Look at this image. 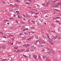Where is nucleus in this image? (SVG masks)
<instances>
[{"label": "nucleus", "instance_id": "16", "mask_svg": "<svg viewBox=\"0 0 61 61\" xmlns=\"http://www.w3.org/2000/svg\"><path fill=\"white\" fill-rule=\"evenodd\" d=\"M23 56L25 57H26V58H28V56L25 55H23Z\"/></svg>", "mask_w": 61, "mask_h": 61}, {"label": "nucleus", "instance_id": "33", "mask_svg": "<svg viewBox=\"0 0 61 61\" xmlns=\"http://www.w3.org/2000/svg\"><path fill=\"white\" fill-rule=\"evenodd\" d=\"M42 42L44 44H45V43H46V42L45 41H42Z\"/></svg>", "mask_w": 61, "mask_h": 61}, {"label": "nucleus", "instance_id": "11", "mask_svg": "<svg viewBox=\"0 0 61 61\" xmlns=\"http://www.w3.org/2000/svg\"><path fill=\"white\" fill-rule=\"evenodd\" d=\"M22 40H26V38L25 37H22Z\"/></svg>", "mask_w": 61, "mask_h": 61}, {"label": "nucleus", "instance_id": "41", "mask_svg": "<svg viewBox=\"0 0 61 61\" xmlns=\"http://www.w3.org/2000/svg\"><path fill=\"white\" fill-rule=\"evenodd\" d=\"M54 10H56V11H59V12H60V10H58L56 9H55Z\"/></svg>", "mask_w": 61, "mask_h": 61}, {"label": "nucleus", "instance_id": "28", "mask_svg": "<svg viewBox=\"0 0 61 61\" xmlns=\"http://www.w3.org/2000/svg\"><path fill=\"white\" fill-rule=\"evenodd\" d=\"M26 15L27 16V17H31V16L30 15Z\"/></svg>", "mask_w": 61, "mask_h": 61}, {"label": "nucleus", "instance_id": "5", "mask_svg": "<svg viewBox=\"0 0 61 61\" xmlns=\"http://www.w3.org/2000/svg\"><path fill=\"white\" fill-rule=\"evenodd\" d=\"M33 57L35 59H37V58H36V57H37V56L33 55Z\"/></svg>", "mask_w": 61, "mask_h": 61}, {"label": "nucleus", "instance_id": "54", "mask_svg": "<svg viewBox=\"0 0 61 61\" xmlns=\"http://www.w3.org/2000/svg\"><path fill=\"white\" fill-rule=\"evenodd\" d=\"M58 52L59 53H61V50H59L58 51Z\"/></svg>", "mask_w": 61, "mask_h": 61}, {"label": "nucleus", "instance_id": "51", "mask_svg": "<svg viewBox=\"0 0 61 61\" xmlns=\"http://www.w3.org/2000/svg\"><path fill=\"white\" fill-rule=\"evenodd\" d=\"M51 39L52 40H53V41H56V40H55V39L53 38H51Z\"/></svg>", "mask_w": 61, "mask_h": 61}, {"label": "nucleus", "instance_id": "20", "mask_svg": "<svg viewBox=\"0 0 61 61\" xmlns=\"http://www.w3.org/2000/svg\"><path fill=\"white\" fill-rule=\"evenodd\" d=\"M31 49H36V47H31Z\"/></svg>", "mask_w": 61, "mask_h": 61}, {"label": "nucleus", "instance_id": "10", "mask_svg": "<svg viewBox=\"0 0 61 61\" xmlns=\"http://www.w3.org/2000/svg\"><path fill=\"white\" fill-rule=\"evenodd\" d=\"M61 5V2H59L57 4V5Z\"/></svg>", "mask_w": 61, "mask_h": 61}, {"label": "nucleus", "instance_id": "42", "mask_svg": "<svg viewBox=\"0 0 61 61\" xmlns=\"http://www.w3.org/2000/svg\"><path fill=\"white\" fill-rule=\"evenodd\" d=\"M59 22H60V21L58 20H56V22H57V23Z\"/></svg>", "mask_w": 61, "mask_h": 61}, {"label": "nucleus", "instance_id": "8", "mask_svg": "<svg viewBox=\"0 0 61 61\" xmlns=\"http://www.w3.org/2000/svg\"><path fill=\"white\" fill-rule=\"evenodd\" d=\"M18 18L20 19L21 18H22V16H20L18 15Z\"/></svg>", "mask_w": 61, "mask_h": 61}, {"label": "nucleus", "instance_id": "36", "mask_svg": "<svg viewBox=\"0 0 61 61\" xmlns=\"http://www.w3.org/2000/svg\"><path fill=\"white\" fill-rule=\"evenodd\" d=\"M29 12L30 13H34V12L33 11H29Z\"/></svg>", "mask_w": 61, "mask_h": 61}, {"label": "nucleus", "instance_id": "6", "mask_svg": "<svg viewBox=\"0 0 61 61\" xmlns=\"http://www.w3.org/2000/svg\"><path fill=\"white\" fill-rule=\"evenodd\" d=\"M25 51V49H23L21 51H19V52H23V51Z\"/></svg>", "mask_w": 61, "mask_h": 61}, {"label": "nucleus", "instance_id": "21", "mask_svg": "<svg viewBox=\"0 0 61 61\" xmlns=\"http://www.w3.org/2000/svg\"><path fill=\"white\" fill-rule=\"evenodd\" d=\"M39 42L40 44H42V40H39Z\"/></svg>", "mask_w": 61, "mask_h": 61}, {"label": "nucleus", "instance_id": "7", "mask_svg": "<svg viewBox=\"0 0 61 61\" xmlns=\"http://www.w3.org/2000/svg\"><path fill=\"white\" fill-rule=\"evenodd\" d=\"M1 47L2 48H3V49H5V48H6V47L4 45H3L1 46Z\"/></svg>", "mask_w": 61, "mask_h": 61}, {"label": "nucleus", "instance_id": "48", "mask_svg": "<svg viewBox=\"0 0 61 61\" xmlns=\"http://www.w3.org/2000/svg\"><path fill=\"white\" fill-rule=\"evenodd\" d=\"M56 0H54L52 1V3H55V2H56Z\"/></svg>", "mask_w": 61, "mask_h": 61}, {"label": "nucleus", "instance_id": "61", "mask_svg": "<svg viewBox=\"0 0 61 61\" xmlns=\"http://www.w3.org/2000/svg\"><path fill=\"white\" fill-rule=\"evenodd\" d=\"M23 15V16H24L25 17H26H26H27V16H26V15Z\"/></svg>", "mask_w": 61, "mask_h": 61}, {"label": "nucleus", "instance_id": "53", "mask_svg": "<svg viewBox=\"0 0 61 61\" xmlns=\"http://www.w3.org/2000/svg\"><path fill=\"white\" fill-rule=\"evenodd\" d=\"M25 4H30V3H29L27 2H26L25 3Z\"/></svg>", "mask_w": 61, "mask_h": 61}, {"label": "nucleus", "instance_id": "43", "mask_svg": "<svg viewBox=\"0 0 61 61\" xmlns=\"http://www.w3.org/2000/svg\"><path fill=\"white\" fill-rule=\"evenodd\" d=\"M18 44L19 45H21V43L20 42L18 43Z\"/></svg>", "mask_w": 61, "mask_h": 61}, {"label": "nucleus", "instance_id": "63", "mask_svg": "<svg viewBox=\"0 0 61 61\" xmlns=\"http://www.w3.org/2000/svg\"><path fill=\"white\" fill-rule=\"evenodd\" d=\"M37 6L38 7V8H39V7H40V5H37Z\"/></svg>", "mask_w": 61, "mask_h": 61}, {"label": "nucleus", "instance_id": "17", "mask_svg": "<svg viewBox=\"0 0 61 61\" xmlns=\"http://www.w3.org/2000/svg\"><path fill=\"white\" fill-rule=\"evenodd\" d=\"M39 20L41 21V22H43V20L42 19H40Z\"/></svg>", "mask_w": 61, "mask_h": 61}, {"label": "nucleus", "instance_id": "1", "mask_svg": "<svg viewBox=\"0 0 61 61\" xmlns=\"http://www.w3.org/2000/svg\"><path fill=\"white\" fill-rule=\"evenodd\" d=\"M48 41L49 42V43H50L51 45H53V46L54 45V43H52V41H51V39L49 38V40H48Z\"/></svg>", "mask_w": 61, "mask_h": 61}, {"label": "nucleus", "instance_id": "34", "mask_svg": "<svg viewBox=\"0 0 61 61\" xmlns=\"http://www.w3.org/2000/svg\"><path fill=\"white\" fill-rule=\"evenodd\" d=\"M6 21H7V22H9V20H4V22H5Z\"/></svg>", "mask_w": 61, "mask_h": 61}, {"label": "nucleus", "instance_id": "30", "mask_svg": "<svg viewBox=\"0 0 61 61\" xmlns=\"http://www.w3.org/2000/svg\"><path fill=\"white\" fill-rule=\"evenodd\" d=\"M13 10V9L12 8H10L9 9V11H12Z\"/></svg>", "mask_w": 61, "mask_h": 61}, {"label": "nucleus", "instance_id": "4", "mask_svg": "<svg viewBox=\"0 0 61 61\" xmlns=\"http://www.w3.org/2000/svg\"><path fill=\"white\" fill-rule=\"evenodd\" d=\"M41 12L42 13H46L47 12V10H41Z\"/></svg>", "mask_w": 61, "mask_h": 61}, {"label": "nucleus", "instance_id": "64", "mask_svg": "<svg viewBox=\"0 0 61 61\" xmlns=\"http://www.w3.org/2000/svg\"><path fill=\"white\" fill-rule=\"evenodd\" d=\"M3 42V43H5V42H6V41H2Z\"/></svg>", "mask_w": 61, "mask_h": 61}, {"label": "nucleus", "instance_id": "15", "mask_svg": "<svg viewBox=\"0 0 61 61\" xmlns=\"http://www.w3.org/2000/svg\"><path fill=\"white\" fill-rule=\"evenodd\" d=\"M25 27L24 26H23V27H21V30H23V29H24V28H25Z\"/></svg>", "mask_w": 61, "mask_h": 61}, {"label": "nucleus", "instance_id": "26", "mask_svg": "<svg viewBox=\"0 0 61 61\" xmlns=\"http://www.w3.org/2000/svg\"><path fill=\"white\" fill-rule=\"evenodd\" d=\"M30 52V51H29V50L28 49H27L25 51V52Z\"/></svg>", "mask_w": 61, "mask_h": 61}, {"label": "nucleus", "instance_id": "50", "mask_svg": "<svg viewBox=\"0 0 61 61\" xmlns=\"http://www.w3.org/2000/svg\"><path fill=\"white\" fill-rule=\"evenodd\" d=\"M53 61H58V60H57L56 59H54L53 60Z\"/></svg>", "mask_w": 61, "mask_h": 61}, {"label": "nucleus", "instance_id": "3", "mask_svg": "<svg viewBox=\"0 0 61 61\" xmlns=\"http://www.w3.org/2000/svg\"><path fill=\"white\" fill-rule=\"evenodd\" d=\"M34 38V36H31L30 38H29L27 40H31L32 39H33Z\"/></svg>", "mask_w": 61, "mask_h": 61}, {"label": "nucleus", "instance_id": "39", "mask_svg": "<svg viewBox=\"0 0 61 61\" xmlns=\"http://www.w3.org/2000/svg\"><path fill=\"white\" fill-rule=\"evenodd\" d=\"M42 5L43 6H46V4H44V3H43L42 4Z\"/></svg>", "mask_w": 61, "mask_h": 61}, {"label": "nucleus", "instance_id": "60", "mask_svg": "<svg viewBox=\"0 0 61 61\" xmlns=\"http://www.w3.org/2000/svg\"><path fill=\"white\" fill-rule=\"evenodd\" d=\"M15 2H19V0H16L15 1Z\"/></svg>", "mask_w": 61, "mask_h": 61}, {"label": "nucleus", "instance_id": "56", "mask_svg": "<svg viewBox=\"0 0 61 61\" xmlns=\"http://www.w3.org/2000/svg\"><path fill=\"white\" fill-rule=\"evenodd\" d=\"M41 45L40 44H39L38 45V47H41Z\"/></svg>", "mask_w": 61, "mask_h": 61}, {"label": "nucleus", "instance_id": "25", "mask_svg": "<svg viewBox=\"0 0 61 61\" xmlns=\"http://www.w3.org/2000/svg\"><path fill=\"white\" fill-rule=\"evenodd\" d=\"M49 4V3L48 2H47L46 3V5L47 6V7H48V4Z\"/></svg>", "mask_w": 61, "mask_h": 61}, {"label": "nucleus", "instance_id": "46", "mask_svg": "<svg viewBox=\"0 0 61 61\" xmlns=\"http://www.w3.org/2000/svg\"><path fill=\"white\" fill-rule=\"evenodd\" d=\"M57 37H58V36H56L55 37V39H56V38H57Z\"/></svg>", "mask_w": 61, "mask_h": 61}, {"label": "nucleus", "instance_id": "12", "mask_svg": "<svg viewBox=\"0 0 61 61\" xmlns=\"http://www.w3.org/2000/svg\"><path fill=\"white\" fill-rule=\"evenodd\" d=\"M14 27H15V26L14 25L11 26L10 27V28H11V29L14 28Z\"/></svg>", "mask_w": 61, "mask_h": 61}, {"label": "nucleus", "instance_id": "57", "mask_svg": "<svg viewBox=\"0 0 61 61\" xmlns=\"http://www.w3.org/2000/svg\"><path fill=\"white\" fill-rule=\"evenodd\" d=\"M31 22L34 24H35V21H31Z\"/></svg>", "mask_w": 61, "mask_h": 61}, {"label": "nucleus", "instance_id": "14", "mask_svg": "<svg viewBox=\"0 0 61 61\" xmlns=\"http://www.w3.org/2000/svg\"><path fill=\"white\" fill-rule=\"evenodd\" d=\"M55 52L54 51H52V54L53 56H55Z\"/></svg>", "mask_w": 61, "mask_h": 61}, {"label": "nucleus", "instance_id": "40", "mask_svg": "<svg viewBox=\"0 0 61 61\" xmlns=\"http://www.w3.org/2000/svg\"><path fill=\"white\" fill-rule=\"evenodd\" d=\"M54 10H56V11H59V12H60V10H58L56 9H55Z\"/></svg>", "mask_w": 61, "mask_h": 61}, {"label": "nucleus", "instance_id": "18", "mask_svg": "<svg viewBox=\"0 0 61 61\" xmlns=\"http://www.w3.org/2000/svg\"><path fill=\"white\" fill-rule=\"evenodd\" d=\"M59 7V6L58 5H54V7Z\"/></svg>", "mask_w": 61, "mask_h": 61}, {"label": "nucleus", "instance_id": "49", "mask_svg": "<svg viewBox=\"0 0 61 61\" xmlns=\"http://www.w3.org/2000/svg\"><path fill=\"white\" fill-rule=\"evenodd\" d=\"M24 33L25 34V35H28V34L26 32H24Z\"/></svg>", "mask_w": 61, "mask_h": 61}, {"label": "nucleus", "instance_id": "45", "mask_svg": "<svg viewBox=\"0 0 61 61\" xmlns=\"http://www.w3.org/2000/svg\"><path fill=\"white\" fill-rule=\"evenodd\" d=\"M2 26H4V27H5V24H3L2 25Z\"/></svg>", "mask_w": 61, "mask_h": 61}, {"label": "nucleus", "instance_id": "35", "mask_svg": "<svg viewBox=\"0 0 61 61\" xmlns=\"http://www.w3.org/2000/svg\"><path fill=\"white\" fill-rule=\"evenodd\" d=\"M46 58V57L45 56H43V59H44V58Z\"/></svg>", "mask_w": 61, "mask_h": 61}, {"label": "nucleus", "instance_id": "23", "mask_svg": "<svg viewBox=\"0 0 61 61\" xmlns=\"http://www.w3.org/2000/svg\"><path fill=\"white\" fill-rule=\"evenodd\" d=\"M15 6H16V7H19L18 5L16 4L15 5Z\"/></svg>", "mask_w": 61, "mask_h": 61}, {"label": "nucleus", "instance_id": "59", "mask_svg": "<svg viewBox=\"0 0 61 61\" xmlns=\"http://www.w3.org/2000/svg\"><path fill=\"white\" fill-rule=\"evenodd\" d=\"M20 50H18L16 52V53H18L19 52V51Z\"/></svg>", "mask_w": 61, "mask_h": 61}, {"label": "nucleus", "instance_id": "2", "mask_svg": "<svg viewBox=\"0 0 61 61\" xmlns=\"http://www.w3.org/2000/svg\"><path fill=\"white\" fill-rule=\"evenodd\" d=\"M30 46V45H29V44H27L26 45L25 44L23 45L24 46V47H29V46Z\"/></svg>", "mask_w": 61, "mask_h": 61}, {"label": "nucleus", "instance_id": "32", "mask_svg": "<svg viewBox=\"0 0 61 61\" xmlns=\"http://www.w3.org/2000/svg\"><path fill=\"white\" fill-rule=\"evenodd\" d=\"M35 36V38L36 39H37L38 38V36Z\"/></svg>", "mask_w": 61, "mask_h": 61}, {"label": "nucleus", "instance_id": "29", "mask_svg": "<svg viewBox=\"0 0 61 61\" xmlns=\"http://www.w3.org/2000/svg\"><path fill=\"white\" fill-rule=\"evenodd\" d=\"M52 52H53V51H49V54H51V53H52Z\"/></svg>", "mask_w": 61, "mask_h": 61}, {"label": "nucleus", "instance_id": "62", "mask_svg": "<svg viewBox=\"0 0 61 61\" xmlns=\"http://www.w3.org/2000/svg\"><path fill=\"white\" fill-rule=\"evenodd\" d=\"M37 25H40V23L39 22H38L37 23Z\"/></svg>", "mask_w": 61, "mask_h": 61}, {"label": "nucleus", "instance_id": "44", "mask_svg": "<svg viewBox=\"0 0 61 61\" xmlns=\"http://www.w3.org/2000/svg\"><path fill=\"white\" fill-rule=\"evenodd\" d=\"M46 36H47L48 38H49V35L48 34H46Z\"/></svg>", "mask_w": 61, "mask_h": 61}, {"label": "nucleus", "instance_id": "58", "mask_svg": "<svg viewBox=\"0 0 61 61\" xmlns=\"http://www.w3.org/2000/svg\"><path fill=\"white\" fill-rule=\"evenodd\" d=\"M57 38L58 39H60V38L59 37H58H58H57Z\"/></svg>", "mask_w": 61, "mask_h": 61}, {"label": "nucleus", "instance_id": "22", "mask_svg": "<svg viewBox=\"0 0 61 61\" xmlns=\"http://www.w3.org/2000/svg\"><path fill=\"white\" fill-rule=\"evenodd\" d=\"M30 29H35V27H30Z\"/></svg>", "mask_w": 61, "mask_h": 61}, {"label": "nucleus", "instance_id": "24", "mask_svg": "<svg viewBox=\"0 0 61 61\" xmlns=\"http://www.w3.org/2000/svg\"><path fill=\"white\" fill-rule=\"evenodd\" d=\"M52 26H53V27H55V26H56V25H55L53 23L52 24Z\"/></svg>", "mask_w": 61, "mask_h": 61}, {"label": "nucleus", "instance_id": "31", "mask_svg": "<svg viewBox=\"0 0 61 61\" xmlns=\"http://www.w3.org/2000/svg\"><path fill=\"white\" fill-rule=\"evenodd\" d=\"M3 37H4V38H7V37H6L5 36H3Z\"/></svg>", "mask_w": 61, "mask_h": 61}, {"label": "nucleus", "instance_id": "52", "mask_svg": "<svg viewBox=\"0 0 61 61\" xmlns=\"http://www.w3.org/2000/svg\"><path fill=\"white\" fill-rule=\"evenodd\" d=\"M7 43H8V45H10V44H11V42H8Z\"/></svg>", "mask_w": 61, "mask_h": 61}, {"label": "nucleus", "instance_id": "19", "mask_svg": "<svg viewBox=\"0 0 61 61\" xmlns=\"http://www.w3.org/2000/svg\"><path fill=\"white\" fill-rule=\"evenodd\" d=\"M10 6H11V7H15V6L13 5H12V4H10Z\"/></svg>", "mask_w": 61, "mask_h": 61}, {"label": "nucleus", "instance_id": "27", "mask_svg": "<svg viewBox=\"0 0 61 61\" xmlns=\"http://www.w3.org/2000/svg\"><path fill=\"white\" fill-rule=\"evenodd\" d=\"M38 59L39 60H41V57H40V56H39Z\"/></svg>", "mask_w": 61, "mask_h": 61}, {"label": "nucleus", "instance_id": "9", "mask_svg": "<svg viewBox=\"0 0 61 61\" xmlns=\"http://www.w3.org/2000/svg\"><path fill=\"white\" fill-rule=\"evenodd\" d=\"M38 40H37L35 43L34 44L35 45H37V43H38Z\"/></svg>", "mask_w": 61, "mask_h": 61}, {"label": "nucleus", "instance_id": "47", "mask_svg": "<svg viewBox=\"0 0 61 61\" xmlns=\"http://www.w3.org/2000/svg\"><path fill=\"white\" fill-rule=\"evenodd\" d=\"M15 39V38L13 37V38H12L11 39V40H12V41H13Z\"/></svg>", "mask_w": 61, "mask_h": 61}, {"label": "nucleus", "instance_id": "13", "mask_svg": "<svg viewBox=\"0 0 61 61\" xmlns=\"http://www.w3.org/2000/svg\"><path fill=\"white\" fill-rule=\"evenodd\" d=\"M0 59L1 61H5L6 60V59H3L2 58H0Z\"/></svg>", "mask_w": 61, "mask_h": 61}, {"label": "nucleus", "instance_id": "55", "mask_svg": "<svg viewBox=\"0 0 61 61\" xmlns=\"http://www.w3.org/2000/svg\"><path fill=\"white\" fill-rule=\"evenodd\" d=\"M14 48L15 49H17V48H18V47H14Z\"/></svg>", "mask_w": 61, "mask_h": 61}, {"label": "nucleus", "instance_id": "38", "mask_svg": "<svg viewBox=\"0 0 61 61\" xmlns=\"http://www.w3.org/2000/svg\"><path fill=\"white\" fill-rule=\"evenodd\" d=\"M51 32H53V33H56V32L55 30H52Z\"/></svg>", "mask_w": 61, "mask_h": 61}, {"label": "nucleus", "instance_id": "37", "mask_svg": "<svg viewBox=\"0 0 61 61\" xmlns=\"http://www.w3.org/2000/svg\"><path fill=\"white\" fill-rule=\"evenodd\" d=\"M29 58H31V55H29Z\"/></svg>", "mask_w": 61, "mask_h": 61}]
</instances>
